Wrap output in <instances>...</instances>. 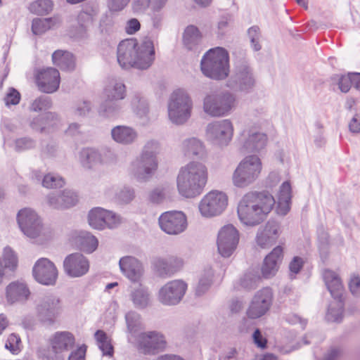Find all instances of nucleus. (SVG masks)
<instances>
[{"label":"nucleus","mask_w":360,"mask_h":360,"mask_svg":"<svg viewBox=\"0 0 360 360\" xmlns=\"http://www.w3.org/2000/svg\"><path fill=\"white\" fill-rule=\"evenodd\" d=\"M155 54L153 41L150 39L146 38L140 43L136 39H127L118 44L117 59L122 68L143 70L153 65Z\"/></svg>","instance_id":"obj_1"},{"label":"nucleus","mask_w":360,"mask_h":360,"mask_svg":"<svg viewBox=\"0 0 360 360\" xmlns=\"http://www.w3.org/2000/svg\"><path fill=\"white\" fill-rule=\"evenodd\" d=\"M275 202L274 197L267 191L248 192L238 205L239 220L247 226L258 225L272 210Z\"/></svg>","instance_id":"obj_2"},{"label":"nucleus","mask_w":360,"mask_h":360,"mask_svg":"<svg viewBox=\"0 0 360 360\" xmlns=\"http://www.w3.org/2000/svg\"><path fill=\"white\" fill-rule=\"evenodd\" d=\"M207 179V166L200 162L191 161L179 169L176 177L178 191L186 198H195L202 193Z\"/></svg>","instance_id":"obj_3"},{"label":"nucleus","mask_w":360,"mask_h":360,"mask_svg":"<svg viewBox=\"0 0 360 360\" xmlns=\"http://www.w3.org/2000/svg\"><path fill=\"white\" fill-rule=\"evenodd\" d=\"M207 179V166L200 162L191 161L179 169L176 177L178 191L186 198H195L202 193Z\"/></svg>","instance_id":"obj_4"},{"label":"nucleus","mask_w":360,"mask_h":360,"mask_svg":"<svg viewBox=\"0 0 360 360\" xmlns=\"http://www.w3.org/2000/svg\"><path fill=\"white\" fill-rule=\"evenodd\" d=\"M233 68L226 86L236 91L250 94L257 87V80L253 68L246 58V53L242 49L233 52Z\"/></svg>","instance_id":"obj_5"},{"label":"nucleus","mask_w":360,"mask_h":360,"mask_svg":"<svg viewBox=\"0 0 360 360\" xmlns=\"http://www.w3.org/2000/svg\"><path fill=\"white\" fill-rule=\"evenodd\" d=\"M200 68L207 77L216 80L224 79L229 73V57L227 51L221 47L210 49L201 59Z\"/></svg>","instance_id":"obj_6"},{"label":"nucleus","mask_w":360,"mask_h":360,"mask_svg":"<svg viewBox=\"0 0 360 360\" xmlns=\"http://www.w3.org/2000/svg\"><path fill=\"white\" fill-rule=\"evenodd\" d=\"M236 105V96L229 90L212 91L203 98V111L212 117L228 115Z\"/></svg>","instance_id":"obj_7"},{"label":"nucleus","mask_w":360,"mask_h":360,"mask_svg":"<svg viewBox=\"0 0 360 360\" xmlns=\"http://www.w3.org/2000/svg\"><path fill=\"white\" fill-rule=\"evenodd\" d=\"M193 101L184 89L174 91L169 96L167 111L169 120L174 124H185L191 117Z\"/></svg>","instance_id":"obj_8"},{"label":"nucleus","mask_w":360,"mask_h":360,"mask_svg":"<svg viewBox=\"0 0 360 360\" xmlns=\"http://www.w3.org/2000/svg\"><path fill=\"white\" fill-rule=\"evenodd\" d=\"M262 169V161L258 156H246L239 162L233 173V184L240 188L249 186L259 178Z\"/></svg>","instance_id":"obj_9"},{"label":"nucleus","mask_w":360,"mask_h":360,"mask_svg":"<svg viewBox=\"0 0 360 360\" xmlns=\"http://www.w3.org/2000/svg\"><path fill=\"white\" fill-rule=\"evenodd\" d=\"M36 316L39 321L45 326H52L60 315L63 307L60 298L48 294L40 297L36 304Z\"/></svg>","instance_id":"obj_10"},{"label":"nucleus","mask_w":360,"mask_h":360,"mask_svg":"<svg viewBox=\"0 0 360 360\" xmlns=\"http://www.w3.org/2000/svg\"><path fill=\"white\" fill-rule=\"evenodd\" d=\"M228 205L226 193L212 191L207 193L200 200L198 208L202 216L212 217L221 214Z\"/></svg>","instance_id":"obj_11"},{"label":"nucleus","mask_w":360,"mask_h":360,"mask_svg":"<svg viewBox=\"0 0 360 360\" xmlns=\"http://www.w3.org/2000/svg\"><path fill=\"white\" fill-rule=\"evenodd\" d=\"M187 290V284L181 280L167 282L158 292L157 297L164 306H175L181 302Z\"/></svg>","instance_id":"obj_12"},{"label":"nucleus","mask_w":360,"mask_h":360,"mask_svg":"<svg viewBox=\"0 0 360 360\" xmlns=\"http://www.w3.org/2000/svg\"><path fill=\"white\" fill-rule=\"evenodd\" d=\"M233 127L229 120H221L209 123L206 127V136L212 143L224 146L232 139Z\"/></svg>","instance_id":"obj_13"},{"label":"nucleus","mask_w":360,"mask_h":360,"mask_svg":"<svg viewBox=\"0 0 360 360\" xmlns=\"http://www.w3.org/2000/svg\"><path fill=\"white\" fill-rule=\"evenodd\" d=\"M17 221L21 231L29 238H35L43 231L41 219L30 208L20 210L17 214Z\"/></svg>","instance_id":"obj_14"},{"label":"nucleus","mask_w":360,"mask_h":360,"mask_svg":"<svg viewBox=\"0 0 360 360\" xmlns=\"http://www.w3.org/2000/svg\"><path fill=\"white\" fill-rule=\"evenodd\" d=\"M239 242V232L232 225L224 226L218 233L217 250L221 257L228 258L236 250Z\"/></svg>","instance_id":"obj_15"},{"label":"nucleus","mask_w":360,"mask_h":360,"mask_svg":"<svg viewBox=\"0 0 360 360\" xmlns=\"http://www.w3.org/2000/svg\"><path fill=\"white\" fill-rule=\"evenodd\" d=\"M158 167L157 158L141 153L131 165V174L139 181H148L154 174Z\"/></svg>","instance_id":"obj_16"},{"label":"nucleus","mask_w":360,"mask_h":360,"mask_svg":"<svg viewBox=\"0 0 360 360\" xmlns=\"http://www.w3.org/2000/svg\"><path fill=\"white\" fill-rule=\"evenodd\" d=\"M161 229L167 234L177 235L184 232L187 227L186 215L180 211L166 212L159 217Z\"/></svg>","instance_id":"obj_17"},{"label":"nucleus","mask_w":360,"mask_h":360,"mask_svg":"<svg viewBox=\"0 0 360 360\" xmlns=\"http://www.w3.org/2000/svg\"><path fill=\"white\" fill-rule=\"evenodd\" d=\"M139 349L144 354H156L167 347L165 336L157 331L142 333L139 338Z\"/></svg>","instance_id":"obj_18"},{"label":"nucleus","mask_w":360,"mask_h":360,"mask_svg":"<svg viewBox=\"0 0 360 360\" xmlns=\"http://www.w3.org/2000/svg\"><path fill=\"white\" fill-rule=\"evenodd\" d=\"M272 300L273 295L270 288H265L258 291L247 310L248 316L255 319L264 316L269 310Z\"/></svg>","instance_id":"obj_19"},{"label":"nucleus","mask_w":360,"mask_h":360,"mask_svg":"<svg viewBox=\"0 0 360 360\" xmlns=\"http://www.w3.org/2000/svg\"><path fill=\"white\" fill-rule=\"evenodd\" d=\"M32 274L38 283L45 285H54L58 278V270L53 262L44 257L36 262Z\"/></svg>","instance_id":"obj_20"},{"label":"nucleus","mask_w":360,"mask_h":360,"mask_svg":"<svg viewBox=\"0 0 360 360\" xmlns=\"http://www.w3.org/2000/svg\"><path fill=\"white\" fill-rule=\"evenodd\" d=\"M239 141L240 150L242 153L259 152L265 148L267 143V136L255 129H249L241 134Z\"/></svg>","instance_id":"obj_21"},{"label":"nucleus","mask_w":360,"mask_h":360,"mask_svg":"<svg viewBox=\"0 0 360 360\" xmlns=\"http://www.w3.org/2000/svg\"><path fill=\"white\" fill-rule=\"evenodd\" d=\"M65 274L72 278L81 277L89 270V261L79 252L68 255L63 261Z\"/></svg>","instance_id":"obj_22"},{"label":"nucleus","mask_w":360,"mask_h":360,"mask_svg":"<svg viewBox=\"0 0 360 360\" xmlns=\"http://www.w3.org/2000/svg\"><path fill=\"white\" fill-rule=\"evenodd\" d=\"M36 82L41 91L46 94L53 93L59 88V72L53 68L40 70L36 75Z\"/></svg>","instance_id":"obj_23"},{"label":"nucleus","mask_w":360,"mask_h":360,"mask_svg":"<svg viewBox=\"0 0 360 360\" xmlns=\"http://www.w3.org/2000/svg\"><path fill=\"white\" fill-rule=\"evenodd\" d=\"M60 123V117L56 113L47 112L33 117L30 122V127L35 131L49 134L56 130Z\"/></svg>","instance_id":"obj_24"},{"label":"nucleus","mask_w":360,"mask_h":360,"mask_svg":"<svg viewBox=\"0 0 360 360\" xmlns=\"http://www.w3.org/2000/svg\"><path fill=\"white\" fill-rule=\"evenodd\" d=\"M119 265L122 274L131 282H139L143 274L142 263L134 257H122L120 259Z\"/></svg>","instance_id":"obj_25"},{"label":"nucleus","mask_w":360,"mask_h":360,"mask_svg":"<svg viewBox=\"0 0 360 360\" xmlns=\"http://www.w3.org/2000/svg\"><path fill=\"white\" fill-rule=\"evenodd\" d=\"M129 297L133 306L137 309H146L153 305L152 293L148 287L142 284L131 288Z\"/></svg>","instance_id":"obj_26"},{"label":"nucleus","mask_w":360,"mask_h":360,"mask_svg":"<svg viewBox=\"0 0 360 360\" xmlns=\"http://www.w3.org/2000/svg\"><path fill=\"white\" fill-rule=\"evenodd\" d=\"M30 295V290L24 283L14 281L6 288V299L8 304L25 302Z\"/></svg>","instance_id":"obj_27"},{"label":"nucleus","mask_w":360,"mask_h":360,"mask_svg":"<svg viewBox=\"0 0 360 360\" xmlns=\"http://www.w3.org/2000/svg\"><path fill=\"white\" fill-rule=\"evenodd\" d=\"M283 248L277 246L266 256L262 267V276L265 278L274 276L278 270L283 259Z\"/></svg>","instance_id":"obj_28"},{"label":"nucleus","mask_w":360,"mask_h":360,"mask_svg":"<svg viewBox=\"0 0 360 360\" xmlns=\"http://www.w3.org/2000/svg\"><path fill=\"white\" fill-rule=\"evenodd\" d=\"M180 147L185 156L200 160H204L207 156L204 143L197 138L192 137L184 139Z\"/></svg>","instance_id":"obj_29"},{"label":"nucleus","mask_w":360,"mask_h":360,"mask_svg":"<svg viewBox=\"0 0 360 360\" xmlns=\"http://www.w3.org/2000/svg\"><path fill=\"white\" fill-rule=\"evenodd\" d=\"M279 225L275 221H268L265 227L258 231L257 243L262 248L272 245L278 237Z\"/></svg>","instance_id":"obj_30"},{"label":"nucleus","mask_w":360,"mask_h":360,"mask_svg":"<svg viewBox=\"0 0 360 360\" xmlns=\"http://www.w3.org/2000/svg\"><path fill=\"white\" fill-rule=\"evenodd\" d=\"M323 281L333 299L342 297L343 285L338 274L330 269H325L322 274Z\"/></svg>","instance_id":"obj_31"},{"label":"nucleus","mask_w":360,"mask_h":360,"mask_svg":"<svg viewBox=\"0 0 360 360\" xmlns=\"http://www.w3.org/2000/svg\"><path fill=\"white\" fill-rule=\"evenodd\" d=\"M75 343L74 335L68 331L56 332L50 339V344L60 355L65 351L71 349Z\"/></svg>","instance_id":"obj_32"},{"label":"nucleus","mask_w":360,"mask_h":360,"mask_svg":"<svg viewBox=\"0 0 360 360\" xmlns=\"http://www.w3.org/2000/svg\"><path fill=\"white\" fill-rule=\"evenodd\" d=\"M112 139L120 144L129 145L136 141L138 134L135 129L130 127L119 125L111 130Z\"/></svg>","instance_id":"obj_33"},{"label":"nucleus","mask_w":360,"mask_h":360,"mask_svg":"<svg viewBox=\"0 0 360 360\" xmlns=\"http://www.w3.org/2000/svg\"><path fill=\"white\" fill-rule=\"evenodd\" d=\"M202 41V34L198 28L194 25L186 27L183 34V42L189 51H197Z\"/></svg>","instance_id":"obj_34"},{"label":"nucleus","mask_w":360,"mask_h":360,"mask_svg":"<svg viewBox=\"0 0 360 360\" xmlns=\"http://www.w3.org/2000/svg\"><path fill=\"white\" fill-rule=\"evenodd\" d=\"M79 161L83 167L91 169L101 165V153L94 148H83L79 152Z\"/></svg>","instance_id":"obj_35"},{"label":"nucleus","mask_w":360,"mask_h":360,"mask_svg":"<svg viewBox=\"0 0 360 360\" xmlns=\"http://www.w3.org/2000/svg\"><path fill=\"white\" fill-rule=\"evenodd\" d=\"M52 60L55 65L62 70L70 71L75 68L73 55L68 51L57 50L52 54Z\"/></svg>","instance_id":"obj_36"},{"label":"nucleus","mask_w":360,"mask_h":360,"mask_svg":"<svg viewBox=\"0 0 360 360\" xmlns=\"http://www.w3.org/2000/svg\"><path fill=\"white\" fill-rule=\"evenodd\" d=\"M291 198V186L288 181H285L280 187L278 196V208L280 214L285 215L290 210Z\"/></svg>","instance_id":"obj_37"},{"label":"nucleus","mask_w":360,"mask_h":360,"mask_svg":"<svg viewBox=\"0 0 360 360\" xmlns=\"http://www.w3.org/2000/svg\"><path fill=\"white\" fill-rule=\"evenodd\" d=\"M76 243L80 250L86 253L94 252L98 245L97 238L89 232L81 231L76 238Z\"/></svg>","instance_id":"obj_38"},{"label":"nucleus","mask_w":360,"mask_h":360,"mask_svg":"<svg viewBox=\"0 0 360 360\" xmlns=\"http://www.w3.org/2000/svg\"><path fill=\"white\" fill-rule=\"evenodd\" d=\"M105 98L112 100L120 101L125 98V85L117 80L112 79L104 89Z\"/></svg>","instance_id":"obj_39"},{"label":"nucleus","mask_w":360,"mask_h":360,"mask_svg":"<svg viewBox=\"0 0 360 360\" xmlns=\"http://www.w3.org/2000/svg\"><path fill=\"white\" fill-rule=\"evenodd\" d=\"M167 0H133L132 9L136 13H143L148 8L151 11H160L166 5Z\"/></svg>","instance_id":"obj_40"},{"label":"nucleus","mask_w":360,"mask_h":360,"mask_svg":"<svg viewBox=\"0 0 360 360\" xmlns=\"http://www.w3.org/2000/svg\"><path fill=\"white\" fill-rule=\"evenodd\" d=\"M338 87L343 93H347L353 86L360 92V73L353 72L342 75L338 79Z\"/></svg>","instance_id":"obj_41"},{"label":"nucleus","mask_w":360,"mask_h":360,"mask_svg":"<svg viewBox=\"0 0 360 360\" xmlns=\"http://www.w3.org/2000/svg\"><path fill=\"white\" fill-rule=\"evenodd\" d=\"M121 108L120 101L105 98L99 106L98 114L107 118L115 117L120 113Z\"/></svg>","instance_id":"obj_42"},{"label":"nucleus","mask_w":360,"mask_h":360,"mask_svg":"<svg viewBox=\"0 0 360 360\" xmlns=\"http://www.w3.org/2000/svg\"><path fill=\"white\" fill-rule=\"evenodd\" d=\"M343 308L342 297L339 299H334V301L329 304L326 316V320L330 322H341L343 317Z\"/></svg>","instance_id":"obj_43"},{"label":"nucleus","mask_w":360,"mask_h":360,"mask_svg":"<svg viewBox=\"0 0 360 360\" xmlns=\"http://www.w3.org/2000/svg\"><path fill=\"white\" fill-rule=\"evenodd\" d=\"M56 18H34L32 23V31L34 34H41L53 28L58 22Z\"/></svg>","instance_id":"obj_44"},{"label":"nucleus","mask_w":360,"mask_h":360,"mask_svg":"<svg viewBox=\"0 0 360 360\" xmlns=\"http://www.w3.org/2000/svg\"><path fill=\"white\" fill-rule=\"evenodd\" d=\"M105 210L101 207H96L92 209L88 216V221L89 225L96 229H105Z\"/></svg>","instance_id":"obj_45"},{"label":"nucleus","mask_w":360,"mask_h":360,"mask_svg":"<svg viewBox=\"0 0 360 360\" xmlns=\"http://www.w3.org/2000/svg\"><path fill=\"white\" fill-rule=\"evenodd\" d=\"M214 271L211 268L205 269L200 276L195 288V294L200 296L205 293L212 284Z\"/></svg>","instance_id":"obj_46"},{"label":"nucleus","mask_w":360,"mask_h":360,"mask_svg":"<svg viewBox=\"0 0 360 360\" xmlns=\"http://www.w3.org/2000/svg\"><path fill=\"white\" fill-rule=\"evenodd\" d=\"M95 338L98 342L99 349L103 352V354L112 356L113 355L114 349L106 333L103 330H98L95 333Z\"/></svg>","instance_id":"obj_47"},{"label":"nucleus","mask_w":360,"mask_h":360,"mask_svg":"<svg viewBox=\"0 0 360 360\" xmlns=\"http://www.w3.org/2000/svg\"><path fill=\"white\" fill-rule=\"evenodd\" d=\"M261 280L257 271L251 270L245 273L240 279V285L248 290L255 289Z\"/></svg>","instance_id":"obj_48"},{"label":"nucleus","mask_w":360,"mask_h":360,"mask_svg":"<svg viewBox=\"0 0 360 360\" xmlns=\"http://www.w3.org/2000/svg\"><path fill=\"white\" fill-rule=\"evenodd\" d=\"M53 3L51 0H37L31 3L29 10L36 15H46L52 11Z\"/></svg>","instance_id":"obj_49"},{"label":"nucleus","mask_w":360,"mask_h":360,"mask_svg":"<svg viewBox=\"0 0 360 360\" xmlns=\"http://www.w3.org/2000/svg\"><path fill=\"white\" fill-rule=\"evenodd\" d=\"M141 317L139 314L134 311H130L125 315L127 330L131 333H136L141 328Z\"/></svg>","instance_id":"obj_50"},{"label":"nucleus","mask_w":360,"mask_h":360,"mask_svg":"<svg viewBox=\"0 0 360 360\" xmlns=\"http://www.w3.org/2000/svg\"><path fill=\"white\" fill-rule=\"evenodd\" d=\"M37 356L41 360H63V357L60 355L56 349L51 347H40L37 351Z\"/></svg>","instance_id":"obj_51"},{"label":"nucleus","mask_w":360,"mask_h":360,"mask_svg":"<svg viewBox=\"0 0 360 360\" xmlns=\"http://www.w3.org/2000/svg\"><path fill=\"white\" fill-rule=\"evenodd\" d=\"M93 22V15L86 11H81L77 15L78 33L81 37L86 33L87 28Z\"/></svg>","instance_id":"obj_52"},{"label":"nucleus","mask_w":360,"mask_h":360,"mask_svg":"<svg viewBox=\"0 0 360 360\" xmlns=\"http://www.w3.org/2000/svg\"><path fill=\"white\" fill-rule=\"evenodd\" d=\"M64 185V179L56 174H48L42 179V186L46 188H61Z\"/></svg>","instance_id":"obj_53"},{"label":"nucleus","mask_w":360,"mask_h":360,"mask_svg":"<svg viewBox=\"0 0 360 360\" xmlns=\"http://www.w3.org/2000/svg\"><path fill=\"white\" fill-rule=\"evenodd\" d=\"M152 264L154 267V269L157 271L159 276H165L171 275L167 257H156L153 259Z\"/></svg>","instance_id":"obj_54"},{"label":"nucleus","mask_w":360,"mask_h":360,"mask_svg":"<svg viewBox=\"0 0 360 360\" xmlns=\"http://www.w3.org/2000/svg\"><path fill=\"white\" fill-rule=\"evenodd\" d=\"M52 102L50 97L47 96H41L35 100L31 104L30 110L34 112L46 110L51 108Z\"/></svg>","instance_id":"obj_55"},{"label":"nucleus","mask_w":360,"mask_h":360,"mask_svg":"<svg viewBox=\"0 0 360 360\" xmlns=\"http://www.w3.org/2000/svg\"><path fill=\"white\" fill-rule=\"evenodd\" d=\"M60 198L63 205V209L75 206L78 201L77 193L69 189H65L60 192Z\"/></svg>","instance_id":"obj_56"},{"label":"nucleus","mask_w":360,"mask_h":360,"mask_svg":"<svg viewBox=\"0 0 360 360\" xmlns=\"http://www.w3.org/2000/svg\"><path fill=\"white\" fill-rule=\"evenodd\" d=\"M91 103L89 101H80L75 103L72 108V113L77 117H85L91 110Z\"/></svg>","instance_id":"obj_57"},{"label":"nucleus","mask_w":360,"mask_h":360,"mask_svg":"<svg viewBox=\"0 0 360 360\" xmlns=\"http://www.w3.org/2000/svg\"><path fill=\"white\" fill-rule=\"evenodd\" d=\"M4 261L5 262L4 269L8 268L13 270L17 266L18 258L14 251L9 247H6L4 250Z\"/></svg>","instance_id":"obj_58"},{"label":"nucleus","mask_w":360,"mask_h":360,"mask_svg":"<svg viewBox=\"0 0 360 360\" xmlns=\"http://www.w3.org/2000/svg\"><path fill=\"white\" fill-rule=\"evenodd\" d=\"M36 142L30 137H22L15 140V149L16 151L21 152L23 150L32 149L35 147Z\"/></svg>","instance_id":"obj_59"},{"label":"nucleus","mask_w":360,"mask_h":360,"mask_svg":"<svg viewBox=\"0 0 360 360\" xmlns=\"http://www.w3.org/2000/svg\"><path fill=\"white\" fill-rule=\"evenodd\" d=\"M20 337L14 333H12L8 337L5 343V347L12 354H17L20 351Z\"/></svg>","instance_id":"obj_60"},{"label":"nucleus","mask_w":360,"mask_h":360,"mask_svg":"<svg viewBox=\"0 0 360 360\" xmlns=\"http://www.w3.org/2000/svg\"><path fill=\"white\" fill-rule=\"evenodd\" d=\"M46 200L49 207L56 210H63V205L60 198V192L51 193L46 195Z\"/></svg>","instance_id":"obj_61"},{"label":"nucleus","mask_w":360,"mask_h":360,"mask_svg":"<svg viewBox=\"0 0 360 360\" xmlns=\"http://www.w3.org/2000/svg\"><path fill=\"white\" fill-rule=\"evenodd\" d=\"M160 152V143L155 140L148 141L144 146L141 153H146L148 156L157 158Z\"/></svg>","instance_id":"obj_62"},{"label":"nucleus","mask_w":360,"mask_h":360,"mask_svg":"<svg viewBox=\"0 0 360 360\" xmlns=\"http://www.w3.org/2000/svg\"><path fill=\"white\" fill-rule=\"evenodd\" d=\"M105 228L114 229L120 224V219L116 214L105 210Z\"/></svg>","instance_id":"obj_63"},{"label":"nucleus","mask_w":360,"mask_h":360,"mask_svg":"<svg viewBox=\"0 0 360 360\" xmlns=\"http://www.w3.org/2000/svg\"><path fill=\"white\" fill-rule=\"evenodd\" d=\"M119 200L124 203H129L135 197L134 190L132 188L124 186L117 193Z\"/></svg>","instance_id":"obj_64"}]
</instances>
